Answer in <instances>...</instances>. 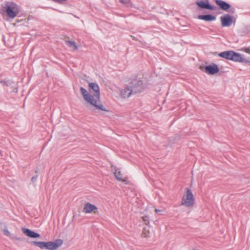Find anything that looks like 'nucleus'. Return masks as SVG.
I'll return each mask as SVG.
<instances>
[{
  "label": "nucleus",
  "mask_w": 250,
  "mask_h": 250,
  "mask_svg": "<svg viewBox=\"0 0 250 250\" xmlns=\"http://www.w3.org/2000/svg\"><path fill=\"white\" fill-rule=\"evenodd\" d=\"M221 58L230 60L235 62L244 63L245 64L250 63V60L244 57V55L239 53L235 52L232 50H228L222 52L218 54Z\"/></svg>",
  "instance_id": "1"
},
{
  "label": "nucleus",
  "mask_w": 250,
  "mask_h": 250,
  "mask_svg": "<svg viewBox=\"0 0 250 250\" xmlns=\"http://www.w3.org/2000/svg\"><path fill=\"white\" fill-rule=\"evenodd\" d=\"M31 244L42 250H55L62 244V241L57 239L55 241L49 242L32 241Z\"/></svg>",
  "instance_id": "2"
},
{
  "label": "nucleus",
  "mask_w": 250,
  "mask_h": 250,
  "mask_svg": "<svg viewBox=\"0 0 250 250\" xmlns=\"http://www.w3.org/2000/svg\"><path fill=\"white\" fill-rule=\"evenodd\" d=\"M80 91L84 99L91 105L94 106L98 109L104 111H108L101 103L99 102V103L98 104V101L94 99L93 97L88 94L86 89L83 87H81L80 88Z\"/></svg>",
  "instance_id": "3"
},
{
  "label": "nucleus",
  "mask_w": 250,
  "mask_h": 250,
  "mask_svg": "<svg viewBox=\"0 0 250 250\" xmlns=\"http://www.w3.org/2000/svg\"><path fill=\"white\" fill-rule=\"evenodd\" d=\"M4 8L7 15L12 19L16 17L19 12V6L14 2H6Z\"/></svg>",
  "instance_id": "4"
},
{
  "label": "nucleus",
  "mask_w": 250,
  "mask_h": 250,
  "mask_svg": "<svg viewBox=\"0 0 250 250\" xmlns=\"http://www.w3.org/2000/svg\"><path fill=\"white\" fill-rule=\"evenodd\" d=\"M186 194L182 198L181 205L187 207L193 206L194 204V198L191 190L187 188L185 189Z\"/></svg>",
  "instance_id": "5"
},
{
  "label": "nucleus",
  "mask_w": 250,
  "mask_h": 250,
  "mask_svg": "<svg viewBox=\"0 0 250 250\" xmlns=\"http://www.w3.org/2000/svg\"><path fill=\"white\" fill-rule=\"evenodd\" d=\"M129 87L133 93H141L144 89L143 82L137 79L132 80L130 83Z\"/></svg>",
  "instance_id": "6"
},
{
  "label": "nucleus",
  "mask_w": 250,
  "mask_h": 250,
  "mask_svg": "<svg viewBox=\"0 0 250 250\" xmlns=\"http://www.w3.org/2000/svg\"><path fill=\"white\" fill-rule=\"evenodd\" d=\"M215 2L222 10L224 11H228L229 10V12L232 14L235 13V8L231 7L229 3L222 0H215Z\"/></svg>",
  "instance_id": "7"
},
{
  "label": "nucleus",
  "mask_w": 250,
  "mask_h": 250,
  "mask_svg": "<svg viewBox=\"0 0 250 250\" xmlns=\"http://www.w3.org/2000/svg\"><path fill=\"white\" fill-rule=\"evenodd\" d=\"M233 17L229 14H225L220 17L221 25L223 27H229L233 22Z\"/></svg>",
  "instance_id": "8"
},
{
  "label": "nucleus",
  "mask_w": 250,
  "mask_h": 250,
  "mask_svg": "<svg viewBox=\"0 0 250 250\" xmlns=\"http://www.w3.org/2000/svg\"><path fill=\"white\" fill-rule=\"evenodd\" d=\"M90 90H93L94 92L93 94V98H95L96 100H100V87L99 85L95 83H90L88 84Z\"/></svg>",
  "instance_id": "9"
},
{
  "label": "nucleus",
  "mask_w": 250,
  "mask_h": 250,
  "mask_svg": "<svg viewBox=\"0 0 250 250\" xmlns=\"http://www.w3.org/2000/svg\"><path fill=\"white\" fill-rule=\"evenodd\" d=\"M204 71L209 75H214L219 71V68L216 64L206 65L204 68Z\"/></svg>",
  "instance_id": "10"
},
{
  "label": "nucleus",
  "mask_w": 250,
  "mask_h": 250,
  "mask_svg": "<svg viewBox=\"0 0 250 250\" xmlns=\"http://www.w3.org/2000/svg\"><path fill=\"white\" fill-rule=\"evenodd\" d=\"M196 4L202 9H206L209 10H213L214 7L209 3L208 0H197Z\"/></svg>",
  "instance_id": "11"
},
{
  "label": "nucleus",
  "mask_w": 250,
  "mask_h": 250,
  "mask_svg": "<svg viewBox=\"0 0 250 250\" xmlns=\"http://www.w3.org/2000/svg\"><path fill=\"white\" fill-rule=\"evenodd\" d=\"M22 231L25 235L30 238H36L40 236V234L27 228H22Z\"/></svg>",
  "instance_id": "12"
},
{
  "label": "nucleus",
  "mask_w": 250,
  "mask_h": 250,
  "mask_svg": "<svg viewBox=\"0 0 250 250\" xmlns=\"http://www.w3.org/2000/svg\"><path fill=\"white\" fill-rule=\"evenodd\" d=\"M97 209V207L95 205L91 204L89 203H87L84 205L83 211L85 213H89L94 211L95 213V210Z\"/></svg>",
  "instance_id": "13"
},
{
  "label": "nucleus",
  "mask_w": 250,
  "mask_h": 250,
  "mask_svg": "<svg viewBox=\"0 0 250 250\" xmlns=\"http://www.w3.org/2000/svg\"><path fill=\"white\" fill-rule=\"evenodd\" d=\"M198 18L199 20H204L207 21H215L216 19L215 16L211 14L207 15H200L198 16Z\"/></svg>",
  "instance_id": "14"
},
{
  "label": "nucleus",
  "mask_w": 250,
  "mask_h": 250,
  "mask_svg": "<svg viewBox=\"0 0 250 250\" xmlns=\"http://www.w3.org/2000/svg\"><path fill=\"white\" fill-rule=\"evenodd\" d=\"M120 93L122 97L125 98L129 97L133 92L130 87L127 86L125 87V88L122 89L120 90Z\"/></svg>",
  "instance_id": "15"
},
{
  "label": "nucleus",
  "mask_w": 250,
  "mask_h": 250,
  "mask_svg": "<svg viewBox=\"0 0 250 250\" xmlns=\"http://www.w3.org/2000/svg\"><path fill=\"white\" fill-rule=\"evenodd\" d=\"M66 44L69 47L72 48L74 50H77L78 49L76 43L74 41H66Z\"/></svg>",
  "instance_id": "16"
},
{
  "label": "nucleus",
  "mask_w": 250,
  "mask_h": 250,
  "mask_svg": "<svg viewBox=\"0 0 250 250\" xmlns=\"http://www.w3.org/2000/svg\"><path fill=\"white\" fill-rule=\"evenodd\" d=\"M114 175L116 178L120 181H123L122 180V174L121 173V171L119 169H116L114 172Z\"/></svg>",
  "instance_id": "17"
},
{
  "label": "nucleus",
  "mask_w": 250,
  "mask_h": 250,
  "mask_svg": "<svg viewBox=\"0 0 250 250\" xmlns=\"http://www.w3.org/2000/svg\"><path fill=\"white\" fill-rule=\"evenodd\" d=\"M119 0L122 3L124 4L127 6H128L130 2V0Z\"/></svg>",
  "instance_id": "18"
},
{
  "label": "nucleus",
  "mask_w": 250,
  "mask_h": 250,
  "mask_svg": "<svg viewBox=\"0 0 250 250\" xmlns=\"http://www.w3.org/2000/svg\"><path fill=\"white\" fill-rule=\"evenodd\" d=\"M144 222H145L146 224L148 223V217L147 216L143 217Z\"/></svg>",
  "instance_id": "19"
},
{
  "label": "nucleus",
  "mask_w": 250,
  "mask_h": 250,
  "mask_svg": "<svg viewBox=\"0 0 250 250\" xmlns=\"http://www.w3.org/2000/svg\"><path fill=\"white\" fill-rule=\"evenodd\" d=\"M53 1L59 3H62L64 2L67 1V0H52Z\"/></svg>",
  "instance_id": "20"
},
{
  "label": "nucleus",
  "mask_w": 250,
  "mask_h": 250,
  "mask_svg": "<svg viewBox=\"0 0 250 250\" xmlns=\"http://www.w3.org/2000/svg\"><path fill=\"white\" fill-rule=\"evenodd\" d=\"M37 178H38V175H36L34 176H33L31 178V181L33 182V183H34L36 181L37 179Z\"/></svg>",
  "instance_id": "21"
},
{
  "label": "nucleus",
  "mask_w": 250,
  "mask_h": 250,
  "mask_svg": "<svg viewBox=\"0 0 250 250\" xmlns=\"http://www.w3.org/2000/svg\"><path fill=\"white\" fill-rule=\"evenodd\" d=\"M3 233L5 235L9 236L10 235V232L7 229H4L3 230Z\"/></svg>",
  "instance_id": "22"
},
{
  "label": "nucleus",
  "mask_w": 250,
  "mask_h": 250,
  "mask_svg": "<svg viewBox=\"0 0 250 250\" xmlns=\"http://www.w3.org/2000/svg\"><path fill=\"white\" fill-rule=\"evenodd\" d=\"M3 85L9 86V83L8 82L1 81L0 82Z\"/></svg>",
  "instance_id": "23"
},
{
  "label": "nucleus",
  "mask_w": 250,
  "mask_h": 250,
  "mask_svg": "<svg viewBox=\"0 0 250 250\" xmlns=\"http://www.w3.org/2000/svg\"><path fill=\"white\" fill-rule=\"evenodd\" d=\"M162 210H160V209H155V212L156 213H158V212H161Z\"/></svg>",
  "instance_id": "24"
},
{
  "label": "nucleus",
  "mask_w": 250,
  "mask_h": 250,
  "mask_svg": "<svg viewBox=\"0 0 250 250\" xmlns=\"http://www.w3.org/2000/svg\"><path fill=\"white\" fill-rule=\"evenodd\" d=\"M246 52H247L250 53V48H248V49H247V51H246Z\"/></svg>",
  "instance_id": "25"
}]
</instances>
